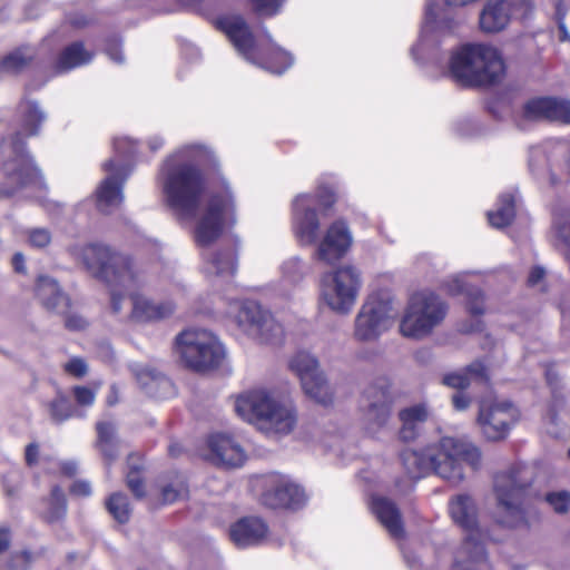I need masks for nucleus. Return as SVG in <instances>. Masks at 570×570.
Listing matches in <instances>:
<instances>
[{
    "label": "nucleus",
    "mask_w": 570,
    "mask_h": 570,
    "mask_svg": "<svg viewBox=\"0 0 570 570\" xmlns=\"http://www.w3.org/2000/svg\"><path fill=\"white\" fill-rule=\"evenodd\" d=\"M209 156L207 147L188 144L161 165L158 181L165 204L179 220L195 219L194 240L207 247L218 239L226 225L234 224L235 200L227 184L219 191L208 190L197 165Z\"/></svg>",
    "instance_id": "f257e3e1"
},
{
    "label": "nucleus",
    "mask_w": 570,
    "mask_h": 570,
    "mask_svg": "<svg viewBox=\"0 0 570 570\" xmlns=\"http://www.w3.org/2000/svg\"><path fill=\"white\" fill-rule=\"evenodd\" d=\"M72 255L83 263L91 275L110 286L111 308L115 314L122 312V303L125 302L118 293V288L130 292L131 311L129 317L134 322H158L174 314L176 305L173 301L154 302L145 295L132 292L144 286L147 278L128 256L114 252L104 244L75 246Z\"/></svg>",
    "instance_id": "f03ea898"
},
{
    "label": "nucleus",
    "mask_w": 570,
    "mask_h": 570,
    "mask_svg": "<svg viewBox=\"0 0 570 570\" xmlns=\"http://www.w3.org/2000/svg\"><path fill=\"white\" fill-rule=\"evenodd\" d=\"M404 469L412 479L434 472L452 484L464 479L463 463L476 469L481 461L479 448L464 438L444 436L422 452L405 450L401 454Z\"/></svg>",
    "instance_id": "7ed1b4c3"
},
{
    "label": "nucleus",
    "mask_w": 570,
    "mask_h": 570,
    "mask_svg": "<svg viewBox=\"0 0 570 570\" xmlns=\"http://www.w3.org/2000/svg\"><path fill=\"white\" fill-rule=\"evenodd\" d=\"M234 411L267 436L289 434L297 421L294 406L266 387H254L233 397Z\"/></svg>",
    "instance_id": "20e7f679"
},
{
    "label": "nucleus",
    "mask_w": 570,
    "mask_h": 570,
    "mask_svg": "<svg viewBox=\"0 0 570 570\" xmlns=\"http://www.w3.org/2000/svg\"><path fill=\"white\" fill-rule=\"evenodd\" d=\"M450 73L462 86H484L501 79L504 63L495 48L483 43H466L453 51Z\"/></svg>",
    "instance_id": "39448f33"
},
{
    "label": "nucleus",
    "mask_w": 570,
    "mask_h": 570,
    "mask_svg": "<svg viewBox=\"0 0 570 570\" xmlns=\"http://www.w3.org/2000/svg\"><path fill=\"white\" fill-rule=\"evenodd\" d=\"M0 153L3 159L1 196L11 197L27 188L38 190L46 188L43 176L27 151L26 142L20 134L4 139Z\"/></svg>",
    "instance_id": "423d86ee"
},
{
    "label": "nucleus",
    "mask_w": 570,
    "mask_h": 570,
    "mask_svg": "<svg viewBox=\"0 0 570 570\" xmlns=\"http://www.w3.org/2000/svg\"><path fill=\"white\" fill-rule=\"evenodd\" d=\"M448 312V303L436 293H414L402 312L399 332L405 338L423 340L444 322Z\"/></svg>",
    "instance_id": "0eeeda50"
},
{
    "label": "nucleus",
    "mask_w": 570,
    "mask_h": 570,
    "mask_svg": "<svg viewBox=\"0 0 570 570\" xmlns=\"http://www.w3.org/2000/svg\"><path fill=\"white\" fill-rule=\"evenodd\" d=\"M114 151L115 157L102 165L107 177L96 190L97 207L106 214L117 209L124 200L122 185L130 174L126 159L136 151V144L128 137H117L114 139Z\"/></svg>",
    "instance_id": "6e6552de"
},
{
    "label": "nucleus",
    "mask_w": 570,
    "mask_h": 570,
    "mask_svg": "<svg viewBox=\"0 0 570 570\" xmlns=\"http://www.w3.org/2000/svg\"><path fill=\"white\" fill-rule=\"evenodd\" d=\"M362 287L360 271L344 265L324 273L320 279V304L338 315H348L357 301Z\"/></svg>",
    "instance_id": "1a4fd4ad"
},
{
    "label": "nucleus",
    "mask_w": 570,
    "mask_h": 570,
    "mask_svg": "<svg viewBox=\"0 0 570 570\" xmlns=\"http://www.w3.org/2000/svg\"><path fill=\"white\" fill-rule=\"evenodd\" d=\"M530 483V472L523 465H515L500 472L494 479V491L500 512V522L518 527L524 522V490Z\"/></svg>",
    "instance_id": "9d476101"
},
{
    "label": "nucleus",
    "mask_w": 570,
    "mask_h": 570,
    "mask_svg": "<svg viewBox=\"0 0 570 570\" xmlns=\"http://www.w3.org/2000/svg\"><path fill=\"white\" fill-rule=\"evenodd\" d=\"M176 350L185 364L196 371L217 367L226 352L218 337L206 330L189 328L176 338Z\"/></svg>",
    "instance_id": "9b49d317"
},
{
    "label": "nucleus",
    "mask_w": 570,
    "mask_h": 570,
    "mask_svg": "<svg viewBox=\"0 0 570 570\" xmlns=\"http://www.w3.org/2000/svg\"><path fill=\"white\" fill-rule=\"evenodd\" d=\"M227 315L242 332L261 342L278 344L284 338L283 326L254 301L229 303Z\"/></svg>",
    "instance_id": "f8f14e48"
},
{
    "label": "nucleus",
    "mask_w": 570,
    "mask_h": 570,
    "mask_svg": "<svg viewBox=\"0 0 570 570\" xmlns=\"http://www.w3.org/2000/svg\"><path fill=\"white\" fill-rule=\"evenodd\" d=\"M395 309L386 293H372L361 306L354 320L353 336L358 342H375L393 324Z\"/></svg>",
    "instance_id": "ddd939ff"
},
{
    "label": "nucleus",
    "mask_w": 570,
    "mask_h": 570,
    "mask_svg": "<svg viewBox=\"0 0 570 570\" xmlns=\"http://www.w3.org/2000/svg\"><path fill=\"white\" fill-rule=\"evenodd\" d=\"M218 24L240 56L254 65H261L256 57L254 37L240 16L224 17L219 19ZM293 62V57L288 52L279 49L274 51L272 58L262 63V66L271 72L281 75L288 69Z\"/></svg>",
    "instance_id": "4468645a"
},
{
    "label": "nucleus",
    "mask_w": 570,
    "mask_h": 570,
    "mask_svg": "<svg viewBox=\"0 0 570 570\" xmlns=\"http://www.w3.org/2000/svg\"><path fill=\"white\" fill-rule=\"evenodd\" d=\"M335 202L330 188H320L315 195L302 194L293 202V232L303 245H312L316 242L320 220L316 207L327 209Z\"/></svg>",
    "instance_id": "2eb2a0df"
},
{
    "label": "nucleus",
    "mask_w": 570,
    "mask_h": 570,
    "mask_svg": "<svg viewBox=\"0 0 570 570\" xmlns=\"http://www.w3.org/2000/svg\"><path fill=\"white\" fill-rule=\"evenodd\" d=\"M459 21L448 10L436 2L429 0L425 7L424 21L421 27L419 41L411 48L415 61L424 59L425 52L455 32Z\"/></svg>",
    "instance_id": "dca6fc26"
},
{
    "label": "nucleus",
    "mask_w": 570,
    "mask_h": 570,
    "mask_svg": "<svg viewBox=\"0 0 570 570\" xmlns=\"http://www.w3.org/2000/svg\"><path fill=\"white\" fill-rule=\"evenodd\" d=\"M520 420L519 409L508 400L482 403L476 424L489 441L504 440Z\"/></svg>",
    "instance_id": "f3484780"
},
{
    "label": "nucleus",
    "mask_w": 570,
    "mask_h": 570,
    "mask_svg": "<svg viewBox=\"0 0 570 570\" xmlns=\"http://www.w3.org/2000/svg\"><path fill=\"white\" fill-rule=\"evenodd\" d=\"M255 491L259 501L272 509H297L306 502L304 490L288 478L279 474H269L255 481Z\"/></svg>",
    "instance_id": "a211bd4d"
},
{
    "label": "nucleus",
    "mask_w": 570,
    "mask_h": 570,
    "mask_svg": "<svg viewBox=\"0 0 570 570\" xmlns=\"http://www.w3.org/2000/svg\"><path fill=\"white\" fill-rule=\"evenodd\" d=\"M393 397L386 382L367 386L361 399V424L366 433L377 434L391 417Z\"/></svg>",
    "instance_id": "6ab92c4d"
},
{
    "label": "nucleus",
    "mask_w": 570,
    "mask_h": 570,
    "mask_svg": "<svg viewBox=\"0 0 570 570\" xmlns=\"http://www.w3.org/2000/svg\"><path fill=\"white\" fill-rule=\"evenodd\" d=\"M289 368L299 379L306 395L323 405L332 403V387L313 354L306 351L297 352L289 361Z\"/></svg>",
    "instance_id": "aec40b11"
},
{
    "label": "nucleus",
    "mask_w": 570,
    "mask_h": 570,
    "mask_svg": "<svg viewBox=\"0 0 570 570\" xmlns=\"http://www.w3.org/2000/svg\"><path fill=\"white\" fill-rule=\"evenodd\" d=\"M449 510L452 520L469 534L463 543L460 558H468L471 562H479L485 558L484 546L476 529V514L473 500L465 494L456 495L451 500Z\"/></svg>",
    "instance_id": "412c9836"
},
{
    "label": "nucleus",
    "mask_w": 570,
    "mask_h": 570,
    "mask_svg": "<svg viewBox=\"0 0 570 570\" xmlns=\"http://www.w3.org/2000/svg\"><path fill=\"white\" fill-rule=\"evenodd\" d=\"M531 0H489L479 16L483 32L497 33L504 30L514 20H524L531 16Z\"/></svg>",
    "instance_id": "4be33fe9"
},
{
    "label": "nucleus",
    "mask_w": 570,
    "mask_h": 570,
    "mask_svg": "<svg viewBox=\"0 0 570 570\" xmlns=\"http://www.w3.org/2000/svg\"><path fill=\"white\" fill-rule=\"evenodd\" d=\"M353 244V235L344 220L331 224L320 240L315 258L325 264L333 265L342 259Z\"/></svg>",
    "instance_id": "5701e85b"
},
{
    "label": "nucleus",
    "mask_w": 570,
    "mask_h": 570,
    "mask_svg": "<svg viewBox=\"0 0 570 570\" xmlns=\"http://www.w3.org/2000/svg\"><path fill=\"white\" fill-rule=\"evenodd\" d=\"M208 460L218 466L239 468L247 454L242 444L230 434L214 433L207 440Z\"/></svg>",
    "instance_id": "b1692460"
},
{
    "label": "nucleus",
    "mask_w": 570,
    "mask_h": 570,
    "mask_svg": "<svg viewBox=\"0 0 570 570\" xmlns=\"http://www.w3.org/2000/svg\"><path fill=\"white\" fill-rule=\"evenodd\" d=\"M523 115L530 120L570 124V101L552 97L533 98L525 104Z\"/></svg>",
    "instance_id": "393cba45"
},
{
    "label": "nucleus",
    "mask_w": 570,
    "mask_h": 570,
    "mask_svg": "<svg viewBox=\"0 0 570 570\" xmlns=\"http://www.w3.org/2000/svg\"><path fill=\"white\" fill-rule=\"evenodd\" d=\"M268 534L267 524L256 517L238 520L230 527L229 537L238 548H248L263 543Z\"/></svg>",
    "instance_id": "a878e982"
},
{
    "label": "nucleus",
    "mask_w": 570,
    "mask_h": 570,
    "mask_svg": "<svg viewBox=\"0 0 570 570\" xmlns=\"http://www.w3.org/2000/svg\"><path fill=\"white\" fill-rule=\"evenodd\" d=\"M430 416V410L424 403L415 404L400 411L399 419L401 428L399 436L405 442L415 440L422 429V425Z\"/></svg>",
    "instance_id": "bb28decb"
},
{
    "label": "nucleus",
    "mask_w": 570,
    "mask_h": 570,
    "mask_svg": "<svg viewBox=\"0 0 570 570\" xmlns=\"http://www.w3.org/2000/svg\"><path fill=\"white\" fill-rule=\"evenodd\" d=\"M468 274L454 275L445 283V289L451 295H464L466 298L468 308L473 316L483 314V295L482 293L471 286L466 281Z\"/></svg>",
    "instance_id": "cd10ccee"
},
{
    "label": "nucleus",
    "mask_w": 570,
    "mask_h": 570,
    "mask_svg": "<svg viewBox=\"0 0 570 570\" xmlns=\"http://www.w3.org/2000/svg\"><path fill=\"white\" fill-rule=\"evenodd\" d=\"M370 505L372 512L392 537L400 538L403 535L401 515L392 501L382 497H373Z\"/></svg>",
    "instance_id": "c85d7f7f"
},
{
    "label": "nucleus",
    "mask_w": 570,
    "mask_h": 570,
    "mask_svg": "<svg viewBox=\"0 0 570 570\" xmlns=\"http://www.w3.org/2000/svg\"><path fill=\"white\" fill-rule=\"evenodd\" d=\"M37 295L41 303L58 314L67 313L69 298L60 291L57 282L48 276H40L37 283Z\"/></svg>",
    "instance_id": "c756f323"
},
{
    "label": "nucleus",
    "mask_w": 570,
    "mask_h": 570,
    "mask_svg": "<svg viewBox=\"0 0 570 570\" xmlns=\"http://www.w3.org/2000/svg\"><path fill=\"white\" fill-rule=\"evenodd\" d=\"M204 269L208 275L228 277L234 275L237 268V257L234 249H220L204 254Z\"/></svg>",
    "instance_id": "7c9ffc66"
},
{
    "label": "nucleus",
    "mask_w": 570,
    "mask_h": 570,
    "mask_svg": "<svg viewBox=\"0 0 570 570\" xmlns=\"http://www.w3.org/2000/svg\"><path fill=\"white\" fill-rule=\"evenodd\" d=\"M487 379L484 365L481 362H474L464 370L446 373L442 383L452 389L464 390L472 381H484Z\"/></svg>",
    "instance_id": "2f4dec72"
},
{
    "label": "nucleus",
    "mask_w": 570,
    "mask_h": 570,
    "mask_svg": "<svg viewBox=\"0 0 570 570\" xmlns=\"http://www.w3.org/2000/svg\"><path fill=\"white\" fill-rule=\"evenodd\" d=\"M18 111L24 134L27 136L38 135L40 126L47 119V115L39 104L30 99H23L19 104Z\"/></svg>",
    "instance_id": "473e14b6"
},
{
    "label": "nucleus",
    "mask_w": 570,
    "mask_h": 570,
    "mask_svg": "<svg viewBox=\"0 0 570 570\" xmlns=\"http://www.w3.org/2000/svg\"><path fill=\"white\" fill-rule=\"evenodd\" d=\"M92 58L94 52L87 50L82 42H73L60 53L57 68L61 71L70 70L90 62Z\"/></svg>",
    "instance_id": "72a5a7b5"
},
{
    "label": "nucleus",
    "mask_w": 570,
    "mask_h": 570,
    "mask_svg": "<svg viewBox=\"0 0 570 570\" xmlns=\"http://www.w3.org/2000/svg\"><path fill=\"white\" fill-rule=\"evenodd\" d=\"M514 198L511 194H503L499 197L498 207L488 213V219L491 226L503 228L514 218Z\"/></svg>",
    "instance_id": "f704fd0d"
},
{
    "label": "nucleus",
    "mask_w": 570,
    "mask_h": 570,
    "mask_svg": "<svg viewBox=\"0 0 570 570\" xmlns=\"http://www.w3.org/2000/svg\"><path fill=\"white\" fill-rule=\"evenodd\" d=\"M97 446L107 463L112 462L118 455V444L115 439V428L110 423L97 424Z\"/></svg>",
    "instance_id": "c9c22d12"
},
{
    "label": "nucleus",
    "mask_w": 570,
    "mask_h": 570,
    "mask_svg": "<svg viewBox=\"0 0 570 570\" xmlns=\"http://www.w3.org/2000/svg\"><path fill=\"white\" fill-rule=\"evenodd\" d=\"M131 370L138 383L150 394H154L155 387H167L170 385V382L165 376L147 366L135 364Z\"/></svg>",
    "instance_id": "e433bc0d"
},
{
    "label": "nucleus",
    "mask_w": 570,
    "mask_h": 570,
    "mask_svg": "<svg viewBox=\"0 0 570 570\" xmlns=\"http://www.w3.org/2000/svg\"><path fill=\"white\" fill-rule=\"evenodd\" d=\"M33 58L35 50L31 47H21L3 58L1 68L8 72H18L28 66Z\"/></svg>",
    "instance_id": "4c0bfd02"
},
{
    "label": "nucleus",
    "mask_w": 570,
    "mask_h": 570,
    "mask_svg": "<svg viewBox=\"0 0 570 570\" xmlns=\"http://www.w3.org/2000/svg\"><path fill=\"white\" fill-rule=\"evenodd\" d=\"M554 242L570 259V209L559 215L553 223Z\"/></svg>",
    "instance_id": "58836bf2"
},
{
    "label": "nucleus",
    "mask_w": 570,
    "mask_h": 570,
    "mask_svg": "<svg viewBox=\"0 0 570 570\" xmlns=\"http://www.w3.org/2000/svg\"><path fill=\"white\" fill-rule=\"evenodd\" d=\"M47 508L43 511V517L47 521H58L65 517L67 511V501L63 491L55 487L51 491L50 499L47 501Z\"/></svg>",
    "instance_id": "ea45409f"
},
{
    "label": "nucleus",
    "mask_w": 570,
    "mask_h": 570,
    "mask_svg": "<svg viewBox=\"0 0 570 570\" xmlns=\"http://www.w3.org/2000/svg\"><path fill=\"white\" fill-rule=\"evenodd\" d=\"M108 512L119 523L128 522L131 508L128 498L122 493H112L106 501Z\"/></svg>",
    "instance_id": "a19ab883"
},
{
    "label": "nucleus",
    "mask_w": 570,
    "mask_h": 570,
    "mask_svg": "<svg viewBox=\"0 0 570 570\" xmlns=\"http://www.w3.org/2000/svg\"><path fill=\"white\" fill-rule=\"evenodd\" d=\"M49 413L51 419L57 423H61L73 416H82V412L75 409L70 401L60 394L50 402Z\"/></svg>",
    "instance_id": "79ce46f5"
},
{
    "label": "nucleus",
    "mask_w": 570,
    "mask_h": 570,
    "mask_svg": "<svg viewBox=\"0 0 570 570\" xmlns=\"http://www.w3.org/2000/svg\"><path fill=\"white\" fill-rule=\"evenodd\" d=\"M281 273L286 283L295 284L305 275L304 263L297 256L289 257L281 265Z\"/></svg>",
    "instance_id": "37998d69"
},
{
    "label": "nucleus",
    "mask_w": 570,
    "mask_h": 570,
    "mask_svg": "<svg viewBox=\"0 0 570 570\" xmlns=\"http://www.w3.org/2000/svg\"><path fill=\"white\" fill-rule=\"evenodd\" d=\"M129 472L127 473V484L137 498L145 495L144 483L140 478V458L130 455L128 459Z\"/></svg>",
    "instance_id": "c03bdc74"
},
{
    "label": "nucleus",
    "mask_w": 570,
    "mask_h": 570,
    "mask_svg": "<svg viewBox=\"0 0 570 570\" xmlns=\"http://www.w3.org/2000/svg\"><path fill=\"white\" fill-rule=\"evenodd\" d=\"M188 489L183 480H177L163 488L161 499L165 504H170L187 497Z\"/></svg>",
    "instance_id": "a18cd8bd"
},
{
    "label": "nucleus",
    "mask_w": 570,
    "mask_h": 570,
    "mask_svg": "<svg viewBox=\"0 0 570 570\" xmlns=\"http://www.w3.org/2000/svg\"><path fill=\"white\" fill-rule=\"evenodd\" d=\"M51 233L47 228L38 227L27 232V239L30 246L43 248L51 243Z\"/></svg>",
    "instance_id": "49530a36"
},
{
    "label": "nucleus",
    "mask_w": 570,
    "mask_h": 570,
    "mask_svg": "<svg viewBox=\"0 0 570 570\" xmlns=\"http://www.w3.org/2000/svg\"><path fill=\"white\" fill-rule=\"evenodd\" d=\"M547 502L553 508V510L558 513H566L570 507V492L568 491H558L551 492L546 497Z\"/></svg>",
    "instance_id": "de8ad7c7"
},
{
    "label": "nucleus",
    "mask_w": 570,
    "mask_h": 570,
    "mask_svg": "<svg viewBox=\"0 0 570 570\" xmlns=\"http://www.w3.org/2000/svg\"><path fill=\"white\" fill-rule=\"evenodd\" d=\"M285 0H249L254 10L266 17H272L278 13Z\"/></svg>",
    "instance_id": "09e8293b"
},
{
    "label": "nucleus",
    "mask_w": 570,
    "mask_h": 570,
    "mask_svg": "<svg viewBox=\"0 0 570 570\" xmlns=\"http://www.w3.org/2000/svg\"><path fill=\"white\" fill-rule=\"evenodd\" d=\"M72 394L76 403L81 407L94 405L96 400V391L88 386L77 385L72 389Z\"/></svg>",
    "instance_id": "8fccbe9b"
},
{
    "label": "nucleus",
    "mask_w": 570,
    "mask_h": 570,
    "mask_svg": "<svg viewBox=\"0 0 570 570\" xmlns=\"http://www.w3.org/2000/svg\"><path fill=\"white\" fill-rule=\"evenodd\" d=\"M63 370L69 375L80 379L88 373V365L81 357H71L63 364Z\"/></svg>",
    "instance_id": "3c124183"
},
{
    "label": "nucleus",
    "mask_w": 570,
    "mask_h": 570,
    "mask_svg": "<svg viewBox=\"0 0 570 570\" xmlns=\"http://www.w3.org/2000/svg\"><path fill=\"white\" fill-rule=\"evenodd\" d=\"M30 563V556L27 552L14 554L10 562L11 570H26Z\"/></svg>",
    "instance_id": "603ef678"
},
{
    "label": "nucleus",
    "mask_w": 570,
    "mask_h": 570,
    "mask_svg": "<svg viewBox=\"0 0 570 570\" xmlns=\"http://www.w3.org/2000/svg\"><path fill=\"white\" fill-rule=\"evenodd\" d=\"M70 492L78 497H89L91 494V485L87 481L78 480L71 485Z\"/></svg>",
    "instance_id": "864d4df0"
},
{
    "label": "nucleus",
    "mask_w": 570,
    "mask_h": 570,
    "mask_svg": "<svg viewBox=\"0 0 570 570\" xmlns=\"http://www.w3.org/2000/svg\"><path fill=\"white\" fill-rule=\"evenodd\" d=\"M106 52L112 61H115L117 63H121L124 61V56H122L121 48H120V45L118 41H116V40L110 41L106 48Z\"/></svg>",
    "instance_id": "5fc2aeb1"
},
{
    "label": "nucleus",
    "mask_w": 570,
    "mask_h": 570,
    "mask_svg": "<svg viewBox=\"0 0 570 570\" xmlns=\"http://www.w3.org/2000/svg\"><path fill=\"white\" fill-rule=\"evenodd\" d=\"M546 272L542 267L535 266L530 271V274L528 276V284L529 286H537L539 285L543 278H544Z\"/></svg>",
    "instance_id": "6e6d98bb"
},
{
    "label": "nucleus",
    "mask_w": 570,
    "mask_h": 570,
    "mask_svg": "<svg viewBox=\"0 0 570 570\" xmlns=\"http://www.w3.org/2000/svg\"><path fill=\"white\" fill-rule=\"evenodd\" d=\"M87 325V322L85 318L78 315H68L66 317V326L69 330L78 331L85 328Z\"/></svg>",
    "instance_id": "4d7b16f0"
},
{
    "label": "nucleus",
    "mask_w": 570,
    "mask_h": 570,
    "mask_svg": "<svg viewBox=\"0 0 570 570\" xmlns=\"http://www.w3.org/2000/svg\"><path fill=\"white\" fill-rule=\"evenodd\" d=\"M452 404L456 410L463 411L469 407L470 397L462 393H455L452 396Z\"/></svg>",
    "instance_id": "13d9d810"
},
{
    "label": "nucleus",
    "mask_w": 570,
    "mask_h": 570,
    "mask_svg": "<svg viewBox=\"0 0 570 570\" xmlns=\"http://www.w3.org/2000/svg\"><path fill=\"white\" fill-rule=\"evenodd\" d=\"M39 454V449L37 444H29L26 449V461L29 465H32L37 462Z\"/></svg>",
    "instance_id": "bf43d9fd"
},
{
    "label": "nucleus",
    "mask_w": 570,
    "mask_h": 570,
    "mask_svg": "<svg viewBox=\"0 0 570 570\" xmlns=\"http://www.w3.org/2000/svg\"><path fill=\"white\" fill-rule=\"evenodd\" d=\"M10 531L6 527H0V553L4 552L10 546Z\"/></svg>",
    "instance_id": "052dcab7"
},
{
    "label": "nucleus",
    "mask_w": 570,
    "mask_h": 570,
    "mask_svg": "<svg viewBox=\"0 0 570 570\" xmlns=\"http://www.w3.org/2000/svg\"><path fill=\"white\" fill-rule=\"evenodd\" d=\"M97 353L98 356L106 362L110 361L114 355L112 348L108 344L100 345Z\"/></svg>",
    "instance_id": "680f3d73"
},
{
    "label": "nucleus",
    "mask_w": 570,
    "mask_h": 570,
    "mask_svg": "<svg viewBox=\"0 0 570 570\" xmlns=\"http://www.w3.org/2000/svg\"><path fill=\"white\" fill-rule=\"evenodd\" d=\"M557 14H558L559 29H560V32H561V40H568L569 39V32L566 29V26L563 23V20H562L563 19V13H561L559 6L557 7Z\"/></svg>",
    "instance_id": "e2e57ef3"
},
{
    "label": "nucleus",
    "mask_w": 570,
    "mask_h": 570,
    "mask_svg": "<svg viewBox=\"0 0 570 570\" xmlns=\"http://www.w3.org/2000/svg\"><path fill=\"white\" fill-rule=\"evenodd\" d=\"M12 263H13V267H14L16 272H19V273L24 272V257L22 254L17 253L13 256Z\"/></svg>",
    "instance_id": "0e129e2a"
},
{
    "label": "nucleus",
    "mask_w": 570,
    "mask_h": 570,
    "mask_svg": "<svg viewBox=\"0 0 570 570\" xmlns=\"http://www.w3.org/2000/svg\"><path fill=\"white\" fill-rule=\"evenodd\" d=\"M148 144H149L150 149L156 151V150H158L159 148L163 147L164 139L161 137H159V136H155V137H151L149 139Z\"/></svg>",
    "instance_id": "69168bd1"
},
{
    "label": "nucleus",
    "mask_w": 570,
    "mask_h": 570,
    "mask_svg": "<svg viewBox=\"0 0 570 570\" xmlns=\"http://www.w3.org/2000/svg\"><path fill=\"white\" fill-rule=\"evenodd\" d=\"M179 2L184 8L196 10L198 9L203 0H179Z\"/></svg>",
    "instance_id": "338daca9"
},
{
    "label": "nucleus",
    "mask_w": 570,
    "mask_h": 570,
    "mask_svg": "<svg viewBox=\"0 0 570 570\" xmlns=\"http://www.w3.org/2000/svg\"><path fill=\"white\" fill-rule=\"evenodd\" d=\"M77 470V466H76V463L73 462H67V463H63L62 465V471L63 473L68 474V475H71L76 472Z\"/></svg>",
    "instance_id": "774afa93"
}]
</instances>
